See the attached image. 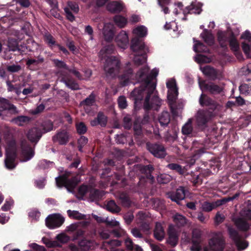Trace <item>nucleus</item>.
I'll use <instances>...</instances> for the list:
<instances>
[{
    "mask_svg": "<svg viewBox=\"0 0 251 251\" xmlns=\"http://www.w3.org/2000/svg\"><path fill=\"white\" fill-rule=\"evenodd\" d=\"M150 68L148 66H144L140 69L136 74V78L138 82L141 83L138 88H135L131 92L130 97L134 100L135 104L141 103L146 95L145 107L146 109H150L149 99L155 89L156 84L152 82V80L158 74V69H153L149 73Z\"/></svg>",
    "mask_w": 251,
    "mask_h": 251,
    "instance_id": "obj_1",
    "label": "nucleus"
},
{
    "mask_svg": "<svg viewBox=\"0 0 251 251\" xmlns=\"http://www.w3.org/2000/svg\"><path fill=\"white\" fill-rule=\"evenodd\" d=\"M154 169L152 165L143 166L141 169L142 175L138 177V182L135 190L138 193L146 194L155 181L152 173Z\"/></svg>",
    "mask_w": 251,
    "mask_h": 251,
    "instance_id": "obj_2",
    "label": "nucleus"
},
{
    "mask_svg": "<svg viewBox=\"0 0 251 251\" xmlns=\"http://www.w3.org/2000/svg\"><path fill=\"white\" fill-rule=\"evenodd\" d=\"M130 49L136 53L133 58V61L136 65L140 66L146 63L147 53L149 52V48L142 40L137 37L133 38L131 41Z\"/></svg>",
    "mask_w": 251,
    "mask_h": 251,
    "instance_id": "obj_3",
    "label": "nucleus"
},
{
    "mask_svg": "<svg viewBox=\"0 0 251 251\" xmlns=\"http://www.w3.org/2000/svg\"><path fill=\"white\" fill-rule=\"evenodd\" d=\"M70 173L66 172L64 174L55 178V181L58 187H65L68 191L72 192L76 186L78 184L79 180L76 176L69 178Z\"/></svg>",
    "mask_w": 251,
    "mask_h": 251,
    "instance_id": "obj_4",
    "label": "nucleus"
},
{
    "mask_svg": "<svg viewBox=\"0 0 251 251\" xmlns=\"http://www.w3.org/2000/svg\"><path fill=\"white\" fill-rule=\"evenodd\" d=\"M16 143L15 140H11L8 143V148L6 150L4 163L5 167L8 170L14 169L17 163L15 160L17 157Z\"/></svg>",
    "mask_w": 251,
    "mask_h": 251,
    "instance_id": "obj_5",
    "label": "nucleus"
},
{
    "mask_svg": "<svg viewBox=\"0 0 251 251\" xmlns=\"http://www.w3.org/2000/svg\"><path fill=\"white\" fill-rule=\"evenodd\" d=\"M199 102L201 106L207 107L204 111L212 113L214 117L221 109L222 106L218 102L204 94L201 95Z\"/></svg>",
    "mask_w": 251,
    "mask_h": 251,
    "instance_id": "obj_6",
    "label": "nucleus"
},
{
    "mask_svg": "<svg viewBox=\"0 0 251 251\" xmlns=\"http://www.w3.org/2000/svg\"><path fill=\"white\" fill-rule=\"evenodd\" d=\"M55 74L60 79V81L64 83L68 88L72 90L80 89L78 83L68 72L64 70H59L55 71Z\"/></svg>",
    "mask_w": 251,
    "mask_h": 251,
    "instance_id": "obj_7",
    "label": "nucleus"
},
{
    "mask_svg": "<svg viewBox=\"0 0 251 251\" xmlns=\"http://www.w3.org/2000/svg\"><path fill=\"white\" fill-rule=\"evenodd\" d=\"M121 68V62L116 56H109L105 58L104 71L107 75H114L119 73Z\"/></svg>",
    "mask_w": 251,
    "mask_h": 251,
    "instance_id": "obj_8",
    "label": "nucleus"
},
{
    "mask_svg": "<svg viewBox=\"0 0 251 251\" xmlns=\"http://www.w3.org/2000/svg\"><path fill=\"white\" fill-rule=\"evenodd\" d=\"M227 232L229 238L234 243L238 251H242L246 249L249 246L247 241L242 240L239 232L232 226L227 227Z\"/></svg>",
    "mask_w": 251,
    "mask_h": 251,
    "instance_id": "obj_9",
    "label": "nucleus"
},
{
    "mask_svg": "<svg viewBox=\"0 0 251 251\" xmlns=\"http://www.w3.org/2000/svg\"><path fill=\"white\" fill-rule=\"evenodd\" d=\"M166 86L168 89L167 93L168 104L172 109L173 104L175 103L176 100L177 99L178 95V88L176 80L171 79L168 81L166 83Z\"/></svg>",
    "mask_w": 251,
    "mask_h": 251,
    "instance_id": "obj_10",
    "label": "nucleus"
},
{
    "mask_svg": "<svg viewBox=\"0 0 251 251\" xmlns=\"http://www.w3.org/2000/svg\"><path fill=\"white\" fill-rule=\"evenodd\" d=\"M208 245L213 251H223L225 248L226 241L223 234L220 232L215 233L209 239Z\"/></svg>",
    "mask_w": 251,
    "mask_h": 251,
    "instance_id": "obj_11",
    "label": "nucleus"
},
{
    "mask_svg": "<svg viewBox=\"0 0 251 251\" xmlns=\"http://www.w3.org/2000/svg\"><path fill=\"white\" fill-rule=\"evenodd\" d=\"M146 148L156 158L162 159L167 155L166 149L162 144L147 142Z\"/></svg>",
    "mask_w": 251,
    "mask_h": 251,
    "instance_id": "obj_12",
    "label": "nucleus"
},
{
    "mask_svg": "<svg viewBox=\"0 0 251 251\" xmlns=\"http://www.w3.org/2000/svg\"><path fill=\"white\" fill-rule=\"evenodd\" d=\"M95 245L94 241L84 238L79 241L77 245L71 244L70 248L72 251H88L94 249Z\"/></svg>",
    "mask_w": 251,
    "mask_h": 251,
    "instance_id": "obj_13",
    "label": "nucleus"
},
{
    "mask_svg": "<svg viewBox=\"0 0 251 251\" xmlns=\"http://www.w3.org/2000/svg\"><path fill=\"white\" fill-rule=\"evenodd\" d=\"M65 219L59 214L49 215L46 219V226L50 229L60 227L64 222Z\"/></svg>",
    "mask_w": 251,
    "mask_h": 251,
    "instance_id": "obj_14",
    "label": "nucleus"
},
{
    "mask_svg": "<svg viewBox=\"0 0 251 251\" xmlns=\"http://www.w3.org/2000/svg\"><path fill=\"white\" fill-rule=\"evenodd\" d=\"M199 85L201 88L203 87L212 95L220 94L224 90V87L212 82L206 83L204 81H199Z\"/></svg>",
    "mask_w": 251,
    "mask_h": 251,
    "instance_id": "obj_15",
    "label": "nucleus"
},
{
    "mask_svg": "<svg viewBox=\"0 0 251 251\" xmlns=\"http://www.w3.org/2000/svg\"><path fill=\"white\" fill-rule=\"evenodd\" d=\"M214 117L212 113L207 112L204 110L199 111L196 117L197 124L199 126H204Z\"/></svg>",
    "mask_w": 251,
    "mask_h": 251,
    "instance_id": "obj_16",
    "label": "nucleus"
},
{
    "mask_svg": "<svg viewBox=\"0 0 251 251\" xmlns=\"http://www.w3.org/2000/svg\"><path fill=\"white\" fill-rule=\"evenodd\" d=\"M43 133L39 127H33L30 129L26 136L29 141L32 143L36 144L42 137Z\"/></svg>",
    "mask_w": 251,
    "mask_h": 251,
    "instance_id": "obj_17",
    "label": "nucleus"
},
{
    "mask_svg": "<svg viewBox=\"0 0 251 251\" xmlns=\"http://www.w3.org/2000/svg\"><path fill=\"white\" fill-rule=\"evenodd\" d=\"M209 168L201 171V174L204 177H207L211 174L217 173L220 170L221 164L218 160H211L208 164Z\"/></svg>",
    "mask_w": 251,
    "mask_h": 251,
    "instance_id": "obj_18",
    "label": "nucleus"
},
{
    "mask_svg": "<svg viewBox=\"0 0 251 251\" xmlns=\"http://www.w3.org/2000/svg\"><path fill=\"white\" fill-rule=\"evenodd\" d=\"M187 193L188 191L184 187L179 186L176 191L169 194L168 197L172 201L178 203L180 201L185 198Z\"/></svg>",
    "mask_w": 251,
    "mask_h": 251,
    "instance_id": "obj_19",
    "label": "nucleus"
},
{
    "mask_svg": "<svg viewBox=\"0 0 251 251\" xmlns=\"http://www.w3.org/2000/svg\"><path fill=\"white\" fill-rule=\"evenodd\" d=\"M168 238L167 240V244L171 247H174L176 246L178 241V235L176 229L173 225H170L168 231Z\"/></svg>",
    "mask_w": 251,
    "mask_h": 251,
    "instance_id": "obj_20",
    "label": "nucleus"
},
{
    "mask_svg": "<svg viewBox=\"0 0 251 251\" xmlns=\"http://www.w3.org/2000/svg\"><path fill=\"white\" fill-rule=\"evenodd\" d=\"M21 147L23 155L25 160H30L34 156V151L30 144L25 140L21 142Z\"/></svg>",
    "mask_w": 251,
    "mask_h": 251,
    "instance_id": "obj_21",
    "label": "nucleus"
},
{
    "mask_svg": "<svg viewBox=\"0 0 251 251\" xmlns=\"http://www.w3.org/2000/svg\"><path fill=\"white\" fill-rule=\"evenodd\" d=\"M44 61V57L40 54L35 58H28L25 64L30 70H34L38 69Z\"/></svg>",
    "mask_w": 251,
    "mask_h": 251,
    "instance_id": "obj_22",
    "label": "nucleus"
},
{
    "mask_svg": "<svg viewBox=\"0 0 251 251\" xmlns=\"http://www.w3.org/2000/svg\"><path fill=\"white\" fill-rule=\"evenodd\" d=\"M130 66L131 64L128 62L126 64V68L124 70L123 74L120 76V83L123 86L127 85L130 79L133 76V71Z\"/></svg>",
    "mask_w": 251,
    "mask_h": 251,
    "instance_id": "obj_23",
    "label": "nucleus"
},
{
    "mask_svg": "<svg viewBox=\"0 0 251 251\" xmlns=\"http://www.w3.org/2000/svg\"><path fill=\"white\" fill-rule=\"evenodd\" d=\"M54 143L58 142L61 145H66L69 142L68 133L65 130L58 131L52 138Z\"/></svg>",
    "mask_w": 251,
    "mask_h": 251,
    "instance_id": "obj_24",
    "label": "nucleus"
},
{
    "mask_svg": "<svg viewBox=\"0 0 251 251\" xmlns=\"http://www.w3.org/2000/svg\"><path fill=\"white\" fill-rule=\"evenodd\" d=\"M107 123V117L102 112H99L97 117L90 121L92 126L100 125L101 127L106 126Z\"/></svg>",
    "mask_w": 251,
    "mask_h": 251,
    "instance_id": "obj_25",
    "label": "nucleus"
},
{
    "mask_svg": "<svg viewBox=\"0 0 251 251\" xmlns=\"http://www.w3.org/2000/svg\"><path fill=\"white\" fill-rule=\"evenodd\" d=\"M115 41L119 47L124 49H126L129 43L127 33L125 31H121L116 37Z\"/></svg>",
    "mask_w": 251,
    "mask_h": 251,
    "instance_id": "obj_26",
    "label": "nucleus"
},
{
    "mask_svg": "<svg viewBox=\"0 0 251 251\" xmlns=\"http://www.w3.org/2000/svg\"><path fill=\"white\" fill-rule=\"evenodd\" d=\"M107 9L111 13H119L123 11L125 5L123 3L117 1H112L106 6Z\"/></svg>",
    "mask_w": 251,
    "mask_h": 251,
    "instance_id": "obj_27",
    "label": "nucleus"
},
{
    "mask_svg": "<svg viewBox=\"0 0 251 251\" xmlns=\"http://www.w3.org/2000/svg\"><path fill=\"white\" fill-rule=\"evenodd\" d=\"M0 105L2 109L3 108L4 110L9 111L12 114H17L19 113V111L17 110L16 106L5 98H0Z\"/></svg>",
    "mask_w": 251,
    "mask_h": 251,
    "instance_id": "obj_28",
    "label": "nucleus"
},
{
    "mask_svg": "<svg viewBox=\"0 0 251 251\" xmlns=\"http://www.w3.org/2000/svg\"><path fill=\"white\" fill-rule=\"evenodd\" d=\"M234 224L237 228L243 231H247L250 228V225L243 217L236 218L234 220Z\"/></svg>",
    "mask_w": 251,
    "mask_h": 251,
    "instance_id": "obj_29",
    "label": "nucleus"
},
{
    "mask_svg": "<svg viewBox=\"0 0 251 251\" xmlns=\"http://www.w3.org/2000/svg\"><path fill=\"white\" fill-rule=\"evenodd\" d=\"M202 73L212 80H215L217 78L218 73L215 68L209 66H206L201 69Z\"/></svg>",
    "mask_w": 251,
    "mask_h": 251,
    "instance_id": "obj_30",
    "label": "nucleus"
},
{
    "mask_svg": "<svg viewBox=\"0 0 251 251\" xmlns=\"http://www.w3.org/2000/svg\"><path fill=\"white\" fill-rule=\"evenodd\" d=\"M164 229L160 223H156L153 231L154 237L158 241H162L165 237Z\"/></svg>",
    "mask_w": 251,
    "mask_h": 251,
    "instance_id": "obj_31",
    "label": "nucleus"
},
{
    "mask_svg": "<svg viewBox=\"0 0 251 251\" xmlns=\"http://www.w3.org/2000/svg\"><path fill=\"white\" fill-rule=\"evenodd\" d=\"M104 38L107 42L111 41L114 37V32L112 26L109 24L105 25L103 29Z\"/></svg>",
    "mask_w": 251,
    "mask_h": 251,
    "instance_id": "obj_32",
    "label": "nucleus"
},
{
    "mask_svg": "<svg viewBox=\"0 0 251 251\" xmlns=\"http://www.w3.org/2000/svg\"><path fill=\"white\" fill-rule=\"evenodd\" d=\"M166 167L180 175H185L187 173V169L185 167H182L177 163H169L167 165Z\"/></svg>",
    "mask_w": 251,
    "mask_h": 251,
    "instance_id": "obj_33",
    "label": "nucleus"
},
{
    "mask_svg": "<svg viewBox=\"0 0 251 251\" xmlns=\"http://www.w3.org/2000/svg\"><path fill=\"white\" fill-rule=\"evenodd\" d=\"M241 217L251 221V202L250 201L245 202L244 207L240 212Z\"/></svg>",
    "mask_w": 251,
    "mask_h": 251,
    "instance_id": "obj_34",
    "label": "nucleus"
},
{
    "mask_svg": "<svg viewBox=\"0 0 251 251\" xmlns=\"http://www.w3.org/2000/svg\"><path fill=\"white\" fill-rule=\"evenodd\" d=\"M171 115L169 112L163 111L158 117V121L162 127H165L170 122Z\"/></svg>",
    "mask_w": 251,
    "mask_h": 251,
    "instance_id": "obj_35",
    "label": "nucleus"
},
{
    "mask_svg": "<svg viewBox=\"0 0 251 251\" xmlns=\"http://www.w3.org/2000/svg\"><path fill=\"white\" fill-rule=\"evenodd\" d=\"M118 201L121 205L124 207H129L132 203L129 197L124 193L119 195Z\"/></svg>",
    "mask_w": 251,
    "mask_h": 251,
    "instance_id": "obj_36",
    "label": "nucleus"
},
{
    "mask_svg": "<svg viewBox=\"0 0 251 251\" xmlns=\"http://www.w3.org/2000/svg\"><path fill=\"white\" fill-rule=\"evenodd\" d=\"M103 196V192L99 189H91L90 191L89 198L92 201H99L102 198Z\"/></svg>",
    "mask_w": 251,
    "mask_h": 251,
    "instance_id": "obj_37",
    "label": "nucleus"
},
{
    "mask_svg": "<svg viewBox=\"0 0 251 251\" xmlns=\"http://www.w3.org/2000/svg\"><path fill=\"white\" fill-rule=\"evenodd\" d=\"M31 118L26 116H18L13 118L11 122L19 126H23L25 124L29 123Z\"/></svg>",
    "mask_w": 251,
    "mask_h": 251,
    "instance_id": "obj_38",
    "label": "nucleus"
},
{
    "mask_svg": "<svg viewBox=\"0 0 251 251\" xmlns=\"http://www.w3.org/2000/svg\"><path fill=\"white\" fill-rule=\"evenodd\" d=\"M217 39L220 46L222 48H227L228 37L226 34L223 31H218L217 33Z\"/></svg>",
    "mask_w": 251,
    "mask_h": 251,
    "instance_id": "obj_39",
    "label": "nucleus"
},
{
    "mask_svg": "<svg viewBox=\"0 0 251 251\" xmlns=\"http://www.w3.org/2000/svg\"><path fill=\"white\" fill-rule=\"evenodd\" d=\"M115 50V46L112 44H109L104 46L100 51V54L102 58H106L108 55H110L114 53Z\"/></svg>",
    "mask_w": 251,
    "mask_h": 251,
    "instance_id": "obj_40",
    "label": "nucleus"
},
{
    "mask_svg": "<svg viewBox=\"0 0 251 251\" xmlns=\"http://www.w3.org/2000/svg\"><path fill=\"white\" fill-rule=\"evenodd\" d=\"M202 11L200 6H196L192 4L191 5L185 7L183 10V14L187 15L189 14H200Z\"/></svg>",
    "mask_w": 251,
    "mask_h": 251,
    "instance_id": "obj_41",
    "label": "nucleus"
},
{
    "mask_svg": "<svg viewBox=\"0 0 251 251\" xmlns=\"http://www.w3.org/2000/svg\"><path fill=\"white\" fill-rule=\"evenodd\" d=\"M39 127L42 129L43 134L50 132L53 129V123L50 120L43 121Z\"/></svg>",
    "mask_w": 251,
    "mask_h": 251,
    "instance_id": "obj_42",
    "label": "nucleus"
},
{
    "mask_svg": "<svg viewBox=\"0 0 251 251\" xmlns=\"http://www.w3.org/2000/svg\"><path fill=\"white\" fill-rule=\"evenodd\" d=\"M133 33L137 36V38H138L144 42L141 38L147 35V28L144 25L138 26L133 30Z\"/></svg>",
    "mask_w": 251,
    "mask_h": 251,
    "instance_id": "obj_43",
    "label": "nucleus"
},
{
    "mask_svg": "<svg viewBox=\"0 0 251 251\" xmlns=\"http://www.w3.org/2000/svg\"><path fill=\"white\" fill-rule=\"evenodd\" d=\"M44 39L45 43L52 50L53 48L56 47L57 45L58 44L56 42L53 36L49 33H46L44 35Z\"/></svg>",
    "mask_w": 251,
    "mask_h": 251,
    "instance_id": "obj_44",
    "label": "nucleus"
},
{
    "mask_svg": "<svg viewBox=\"0 0 251 251\" xmlns=\"http://www.w3.org/2000/svg\"><path fill=\"white\" fill-rule=\"evenodd\" d=\"M115 24L120 28L124 27L127 24V19L120 15H116L113 17Z\"/></svg>",
    "mask_w": 251,
    "mask_h": 251,
    "instance_id": "obj_45",
    "label": "nucleus"
},
{
    "mask_svg": "<svg viewBox=\"0 0 251 251\" xmlns=\"http://www.w3.org/2000/svg\"><path fill=\"white\" fill-rule=\"evenodd\" d=\"M193 130L192 120L190 119L182 126L181 131L183 134L189 135L192 133Z\"/></svg>",
    "mask_w": 251,
    "mask_h": 251,
    "instance_id": "obj_46",
    "label": "nucleus"
},
{
    "mask_svg": "<svg viewBox=\"0 0 251 251\" xmlns=\"http://www.w3.org/2000/svg\"><path fill=\"white\" fill-rule=\"evenodd\" d=\"M106 208L107 210L112 213H118L121 210L114 200L108 201L106 205Z\"/></svg>",
    "mask_w": 251,
    "mask_h": 251,
    "instance_id": "obj_47",
    "label": "nucleus"
},
{
    "mask_svg": "<svg viewBox=\"0 0 251 251\" xmlns=\"http://www.w3.org/2000/svg\"><path fill=\"white\" fill-rule=\"evenodd\" d=\"M151 96V95L150 96V97ZM144 97H145V98H146V95H144ZM150 99H151V97L150 98V99H149V104L151 106V108L149 109L145 108V100H144V108L145 109V110L148 111V110H150L153 107V105H155L156 106H159L161 104L160 100L157 96H156L155 95H153L151 99V101H150Z\"/></svg>",
    "mask_w": 251,
    "mask_h": 251,
    "instance_id": "obj_48",
    "label": "nucleus"
},
{
    "mask_svg": "<svg viewBox=\"0 0 251 251\" xmlns=\"http://www.w3.org/2000/svg\"><path fill=\"white\" fill-rule=\"evenodd\" d=\"M229 45L230 49L233 51H237L239 50V45L237 40L233 33L231 34L230 39L229 40Z\"/></svg>",
    "mask_w": 251,
    "mask_h": 251,
    "instance_id": "obj_49",
    "label": "nucleus"
},
{
    "mask_svg": "<svg viewBox=\"0 0 251 251\" xmlns=\"http://www.w3.org/2000/svg\"><path fill=\"white\" fill-rule=\"evenodd\" d=\"M194 50L196 52H204L208 53L209 52V49L203 43L198 42L194 45Z\"/></svg>",
    "mask_w": 251,
    "mask_h": 251,
    "instance_id": "obj_50",
    "label": "nucleus"
},
{
    "mask_svg": "<svg viewBox=\"0 0 251 251\" xmlns=\"http://www.w3.org/2000/svg\"><path fill=\"white\" fill-rule=\"evenodd\" d=\"M204 33L201 34V36L204 41L208 45L211 46L214 44V37L212 34L208 32L207 29H205Z\"/></svg>",
    "mask_w": 251,
    "mask_h": 251,
    "instance_id": "obj_51",
    "label": "nucleus"
},
{
    "mask_svg": "<svg viewBox=\"0 0 251 251\" xmlns=\"http://www.w3.org/2000/svg\"><path fill=\"white\" fill-rule=\"evenodd\" d=\"M52 62L54 66L58 69L57 70H62L67 72L69 70V66L63 61L60 60L58 59H54L52 60Z\"/></svg>",
    "mask_w": 251,
    "mask_h": 251,
    "instance_id": "obj_52",
    "label": "nucleus"
},
{
    "mask_svg": "<svg viewBox=\"0 0 251 251\" xmlns=\"http://www.w3.org/2000/svg\"><path fill=\"white\" fill-rule=\"evenodd\" d=\"M96 102V96L92 93L87 98L81 101V104L82 105L92 106L94 105Z\"/></svg>",
    "mask_w": 251,
    "mask_h": 251,
    "instance_id": "obj_53",
    "label": "nucleus"
},
{
    "mask_svg": "<svg viewBox=\"0 0 251 251\" xmlns=\"http://www.w3.org/2000/svg\"><path fill=\"white\" fill-rule=\"evenodd\" d=\"M174 221L179 227L184 226L186 224V218L178 214L174 216Z\"/></svg>",
    "mask_w": 251,
    "mask_h": 251,
    "instance_id": "obj_54",
    "label": "nucleus"
},
{
    "mask_svg": "<svg viewBox=\"0 0 251 251\" xmlns=\"http://www.w3.org/2000/svg\"><path fill=\"white\" fill-rule=\"evenodd\" d=\"M67 213L70 218H73L76 220H84L86 217L85 215L79 213L77 211L68 210Z\"/></svg>",
    "mask_w": 251,
    "mask_h": 251,
    "instance_id": "obj_55",
    "label": "nucleus"
},
{
    "mask_svg": "<svg viewBox=\"0 0 251 251\" xmlns=\"http://www.w3.org/2000/svg\"><path fill=\"white\" fill-rule=\"evenodd\" d=\"M170 1L171 0H157L158 4L165 14L170 13V10L167 6L170 4Z\"/></svg>",
    "mask_w": 251,
    "mask_h": 251,
    "instance_id": "obj_56",
    "label": "nucleus"
},
{
    "mask_svg": "<svg viewBox=\"0 0 251 251\" xmlns=\"http://www.w3.org/2000/svg\"><path fill=\"white\" fill-rule=\"evenodd\" d=\"M201 239L192 238V246L190 249L192 251H201Z\"/></svg>",
    "mask_w": 251,
    "mask_h": 251,
    "instance_id": "obj_57",
    "label": "nucleus"
},
{
    "mask_svg": "<svg viewBox=\"0 0 251 251\" xmlns=\"http://www.w3.org/2000/svg\"><path fill=\"white\" fill-rule=\"evenodd\" d=\"M77 133L80 135H83L86 133L88 128L85 124L83 122L77 123L75 124Z\"/></svg>",
    "mask_w": 251,
    "mask_h": 251,
    "instance_id": "obj_58",
    "label": "nucleus"
},
{
    "mask_svg": "<svg viewBox=\"0 0 251 251\" xmlns=\"http://www.w3.org/2000/svg\"><path fill=\"white\" fill-rule=\"evenodd\" d=\"M8 47L9 50L15 51L19 50L18 42L14 38L9 39L8 41Z\"/></svg>",
    "mask_w": 251,
    "mask_h": 251,
    "instance_id": "obj_59",
    "label": "nucleus"
},
{
    "mask_svg": "<svg viewBox=\"0 0 251 251\" xmlns=\"http://www.w3.org/2000/svg\"><path fill=\"white\" fill-rule=\"evenodd\" d=\"M171 180V176L170 175L163 174H160L157 177V181L160 184H167Z\"/></svg>",
    "mask_w": 251,
    "mask_h": 251,
    "instance_id": "obj_60",
    "label": "nucleus"
},
{
    "mask_svg": "<svg viewBox=\"0 0 251 251\" xmlns=\"http://www.w3.org/2000/svg\"><path fill=\"white\" fill-rule=\"evenodd\" d=\"M88 139L84 136H81L77 140V148L79 151H83V148L87 144Z\"/></svg>",
    "mask_w": 251,
    "mask_h": 251,
    "instance_id": "obj_61",
    "label": "nucleus"
},
{
    "mask_svg": "<svg viewBox=\"0 0 251 251\" xmlns=\"http://www.w3.org/2000/svg\"><path fill=\"white\" fill-rule=\"evenodd\" d=\"M201 208L203 211L209 212L214 209L212 202L204 201L201 205Z\"/></svg>",
    "mask_w": 251,
    "mask_h": 251,
    "instance_id": "obj_62",
    "label": "nucleus"
},
{
    "mask_svg": "<svg viewBox=\"0 0 251 251\" xmlns=\"http://www.w3.org/2000/svg\"><path fill=\"white\" fill-rule=\"evenodd\" d=\"M225 216L224 214H221L219 212H218L214 218V224L216 226H218L225 220Z\"/></svg>",
    "mask_w": 251,
    "mask_h": 251,
    "instance_id": "obj_63",
    "label": "nucleus"
},
{
    "mask_svg": "<svg viewBox=\"0 0 251 251\" xmlns=\"http://www.w3.org/2000/svg\"><path fill=\"white\" fill-rule=\"evenodd\" d=\"M91 188L86 185L80 186L78 189V193L81 197L84 196L88 192L90 191Z\"/></svg>",
    "mask_w": 251,
    "mask_h": 251,
    "instance_id": "obj_64",
    "label": "nucleus"
}]
</instances>
